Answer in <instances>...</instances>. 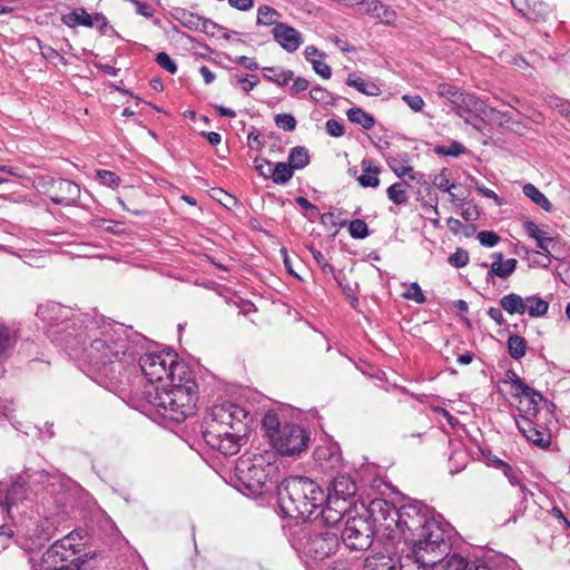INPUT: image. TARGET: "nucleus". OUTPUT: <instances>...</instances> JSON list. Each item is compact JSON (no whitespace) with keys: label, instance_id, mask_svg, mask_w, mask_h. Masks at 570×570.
Returning <instances> with one entry per match:
<instances>
[{"label":"nucleus","instance_id":"393cba45","mask_svg":"<svg viewBox=\"0 0 570 570\" xmlns=\"http://www.w3.org/2000/svg\"><path fill=\"white\" fill-rule=\"evenodd\" d=\"M346 85L355 88L358 92L370 96L377 97L382 94V90L379 85L371 80H365L357 76L356 73H350L346 78Z\"/></svg>","mask_w":570,"mask_h":570},{"label":"nucleus","instance_id":"f257e3e1","mask_svg":"<svg viewBox=\"0 0 570 570\" xmlns=\"http://www.w3.org/2000/svg\"><path fill=\"white\" fill-rule=\"evenodd\" d=\"M129 328L95 314L81 332L66 335L67 353L81 364L82 371L99 385L115 393L122 391L128 366L137 360L136 345L145 340Z\"/></svg>","mask_w":570,"mask_h":570},{"label":"nucleus","instance_id":"7ed1b4c3","mask_svg":"<svg viewBox=\"0 0 570 570\" xmlns=\"http://www.w3.org/2000/svg\"><path fill=\"white\" fill-rule=\"evenodd\" d=\"M139 367L150 383L168 384L146 387L144 397L164 419L183 422L193 415L198 401V385L190 367L179 361L177 353L161 351L139 357Z\"/></svg>","mask_w":570,"mask_h":570},{"label":"nucleus","instance_id":"37998d69","mask_svg":"<svg viewBox=\"0 0 570 570\" xmlns=\"http://www.w3.org/2000/svg\"><path fill=\"white\" fill-rule=\"evenodd\" d=\"M434 151L440 156L459 157L466 153V148L459 141H452L449 146H436Z\"/></svg>","mask_w":570,"mask_h":570},{"label":"nucleus","instance_id":"338daca9","mask_svg":"<svg viewBox=\"0 0 570 570\" xmlns=\"http://www.w3.org/2000/svg\"><path fill=\"white\" fill-rule=\"evenodd\" d=\"M247 142L250 149L261 150L263 148L264 142L262 141L261 135L255 127L250 128V131L247 136Z\"/></svg>","mask_w":570,"mask_h":570},{"label":"nucleus","instance_id":"c756f323","mask_svg":"<svg viewBox=\"0 0 570 570\" xmlns=\"http://www.w3.org/2000/svg\"><path fill=\"white\" fill-rule=\"evenodd\" d=\"M281 17H282V14L273 7L267 6V4H262L257 8L256 23L258 26H265V27L274 26L275 27L276 24L281 23L278 21L281 19Z\"/></svg>","mask_w":570,"mask_h":570},{"label":"nucleus","instance_id":"f03ea898","mask_svg":"<svg viewBox=\"0 0 570 570\" xmlns=\"http://www.w3.org/2000/svg\"><path fill=\"white\" fill-rule=\"evenodd\" d=\"M367 511L386 540H403L412 551H429L436 557L448 556L451 551L453 528L422 501L409 500L396 508L386 500L376 499L371 501Z\"/></svg>","mask_w":570,"mask_h":570},{"label":"nucleus","instance_id":"a18cd8bd","mask_svg":"<svg viewBox=\"0 0 570 570\" xmlns=\"http://www.w3.org/2000/svg\"><path fill=\"white\" fill-rule=\"evenodd\" d=\"M431 180H432V184L438 189L443 190L445 193H450V190H452L455 187L454 184H450L446 168H443L439 174L434 175Z\"/></svg>","mask_w":570,"mask_h":570},{"label":"nucleus","instance_id":"c03bdc74","mask_svg":"<svg viewBox=\"0 0 570 570\" xmlns=\"http://www.w3.org/2000/svg\"><path fill=\"white\" fill-rule=\"evenodd\" d=\"M90 225L95 228H101L110 234H120L124 229L121 223L106 219V218H94Z\"/></svg>","mask_w":570,"mask_h":570},{"label":"nucleus","instance_id":"a878e982","mask_svg":"<svg viewBox=\"0 0 570 570\" xmlns=\"http://www.w3.org/2000/svg\"><path fill=\"white\" fill-rule=\"evenodd\" d=\"M444 556L436 557V554H432L434 558V562L431 563L430 570H469L468 561L458 554H453L449 560H443Z\"/></svg>","mask_w":570,"mask_h":570},{"label":"nucleus","instance_id":"1a4fd4ad","mask_svg":"<svg viewBox=\"0 0 570 570\" xmlns=\"http://www.w3.org/2000/svg\"><path fill=\"white\" fill-rule=\"evenodd\" d=\"M30 563L33 570H80L86 560L71 540L63 538L52 543L41 558H30Z\"/></svg>","mask_w":570,"mask_h":570},{"label":"nucleus","instance_id":"4468645a","mask_svg":"<svg viewBox=\"0 0 570 570\" xmlns=\"http://www.w3.org/2000/svg\"><path fill=\"white\" fill-rule=\"evenodd\" d=\"M350 507L351 502L327 494L325 505L321 507V512L312 517V520L320 522L321 525L333 529V525L342 520Z\"/></svg>","mask_w":570,"mask_h":570},{"label":"nucleus","instance_id":"052dcab7","mask_svg":"<svg viewBox=\"0 0 570 570\" xmlns=\"http://www.w3.org/2000/svg\"><path fill=\"white\" fill-rule=\"evenodd\" d=\"M314 71L324 79H330L332 76L331 67L324 61V58L312 60Z\"/></svg>","mask_w":570,"mask_h":570},{"label":"nucleus","instance_id":"4be33fe9","mask_svg":"<svg viewBox=\"0 0 570 570\" xmlns=\"http://www.w3.org/2000/svg\"><path fill=\"white\" fill-rule=\"evenodd\" d=\"M452 110H454L461 118H464L466 122H472V114L481 110V102L479 99L470 94L461 91L459 97L450 102Z\"/></svg>","mask_w":570,"mask_h":570},{"label":"nucleus","instance_id":"e2e57ef3","mask_svg":"<svg viewBox=\"0 0 570 570\" xmlns=\"http://www.w3.org/2000/svg\"><path fill=\"white\" fill-rule=\"evenodd\" d=\"M402 100L415 112H419L424 107V100L419 95H403Z\"/></svg>","mask_w":570,"mask_h":570},{"label":"nucleus","instance_id":"412c9836","mask_svg":"<svg viewBox=\"0 0 570 570\" xmlns=\"http://www.w3.org/2000/svg\"><path fill=\"white\" fill-rule=\"evenodd\" d=\"M361 167L363 174L358 175V171L355 167L348 168L347 173L350 176L354 177L360 186L363 188L372 187L376 188L380 185L379 174L381 173L380 167L374 165L371 158H363L361 161Z\"/></svg>","mask_w":570,"mask_h":570},{"label":"nucleus","instance_id":"9b49d317","mask_svg":"<svg viewBox=\"0 0 570 570\" xmlns=\"http://www.w3.org/2000/svg\"><path fill=\"white\" fill-rule=\"evenodd\" d=\"M375 533L382 535L371 517L370 520L354 517L346 521L341 539L348 549L365 551L372 546Z\"/></svg>","mask_w":570,"mask_h":570},{"label":"nucleus","instance_id":"f704fd0d","mask_svg":"<svg viewBox=\"0 0 570 570\" xmlns=\"http://www.w3.org/2000/svg\"><path fill=\"white\" fill-rule=\"evenodd\" d=\"M264 77L279 86H285L289 80L293 79L294 72L292 70H284L274 67H267L263 69Z\"/></svg>","mask_w":570,"mask_h":570},{"label":"nucleus","instance_id":"e433bc0d","mask_svg":"<svg viewBox=\"0 0 570 570\" xmlns=\"http://www.w3.org/2000/svg\"><path fill=\"white\" fill-rule=\"evenodd\" d=\"M21 474L24 475L26 481L33 484H52V480L57 479L58 475L46 470L32 471L26 469Z\"/></svg>","mask_w":570,"mask_h":570},{"label":"nucleus","instance_id":"680f3d73","mask_svg":"<svg viewBox=\"0 0 570 570\" xmlns=\"http://www.w3.org/2000/svg\"><path fill=\"white\" fill-rule=\"evenodd\" d=\"M217 29H224L218 26L216 22L212 21L208 18L200 17V21L198 24V30L206 33L207 36L214 37Z\"/></svg>","mask_w":570,"mask_h":570},{"label":"nucleus","instance_id":"ea45409f","mask_svg":"<svg viewBox=\"0 0 570 570\" xmlns=\"http://www.w3.org/2000/svg\"><path fill=\"white\" fill-rule=\"evenodd\" d=\"M512 7L525 19L533 20L535 18V7L539 0H510Z\"/></svg>","mask_w":570,"mask_h":570},{"label":"nucleus","instance_id":"39448f33","mask_svg":"<svg viewBox=\"0 0 570 570\" xmlns=\"http://www.w3.org/2000/svg\"><path fill=\"white\" fill-rule=\"evenodd\" d=\"M283 531L292 548L301 557L313 561L330 558L340 547L337 532L315 520H287Z\"/></svg>","mask_w":570,"mask_h":570},{"label":"nucleus","instance_id":"72a5a7b5","mask_svg":"<svg viewBox=\"0 0 570 570\" xmlns=\"http://www.w3.org/2000/svg\"><path fill=\"white\" fill-rule=\"evenodd\" d=\"M500 306L509 314H524V299L515 294L510 293L500 298Z\"/></svg>","mask_w":570,"mask_h":570},{"label":"nucleus","instance_id":"bb28decb","mask_svg":"<svg viewBox=\"0 0 570 570\" xmlns=\"http://www.w3.org/2000/svg\"><path fill=\"white\" fill-rule=\"evenodd\" d=\"M170 16L183 27L193 31H198V24L200 21L199 14L188 11L184 8H174L170 11Z\"/></svg>","mask_w":570,"mask_h":570},{"label":"nucleus","instance_id":"ddd939ff","mask_svg":"<svg viewBox=\"0 0 570 570\" xmlns=\"http://www.w3.org/2000/svg\"><path fill=\"white\" fill-rule=\"evenodd\" d=\"M48 196L57 205H73L80 197V187L63 178L52 179L48 188Z\"/></svg>","mask_w":570,"mask_h":570},{"label":"nucleus","instance_id":"2eb2a0df","mask_svg":"<svg viewBox=\"0 0 570 570\" xmlns=\"http://www.w3.org/2000/svg\"><path fill=\"white\" fill-rule=\"evenodd\" d=\"M355 11L387 26L393 24L397 18L396 11L381 0H361Z\"/></svg>","mask_w":570,"mask_h":570},{"label":"nucleus","instance_id":"4d7b16f0","mask_svg":"<svg viewBox=\"0 0 570 570\" xmlns=\"http://www.w3.org/2000/svg\"><path fill=\"white\" fill-rule=\"evenodd\" d=\"M156 62L166 71L174 75L177 72V65L166 52H159L156 56Z\"/></svg>","mask_w":570,"mask_h":570},{"label":"nucleus","instance_id":"c85d7f7f","mask_svg":"<svg viewBox=\"0 0 570 570\" xmlns=\"http://www.w3.org/2000/svg\"><path fill=\"white\" fill-rule=\"evenodd\" d=\"M346 117L352 124L360 125L363 129L370 130L375 126L374 117L361 107H352L346 111Z\"/></svg>","mask_w":570,"mask_h":570},{"label":"nucleus","instance_id":"5fc2aeb1","mask_svg":"<svg viewBox=\"0 0 570 570\" xmlns=\"http://www.w3.org/2000/svg\"><path fill=\"white\" fill-rule=\"evenodd\" d=\"M478 239L485 247H494L500 242L499 235L492 230L479 232Z\"/></svg>","mask_w":570,"mask_h":570},{"label":"nucleus","instance_id":"0e129e2a","mask_svg":"<svg viewBox=\"0 0 570 570\" xmlns=\"http://www.w3.org/2000/svg\"><path fill=\"white\" fill-rule=\"evenodd\" d=\"M237 82L240 85L245 92H249L258 85L259 78L256 75H245L239 77Z\"/></svg>","mask_w":570,"mask_h":570},{"label":"nucleus","instance_id":"473e14b6","mask_svg":"<svg viewBox=\"0 0 570 570\" xmlns=\"http://www.w3.org/2000/svg\"><path fill=\"white\" fill-rule=\"evenodd\" d=\"M523 194L543 210L550 213L553 209L551 202L533 184H525L522 188Z\"/></svg>","mask_w":570,"mask_h":570},{"label":"nucleus","instance_id":"b1692460","mask_svg":"<svg viewBox=\"0 0 570 570\" xmlns=\"http://www.w3.org/2000/svg\"><path fill=\"white\" fill-rule=\"evenodd\" d=\"M386 163L392 171L400 178L409 177L411 180L421 181L422 174L414 173L413 167L410 165L407 155L389 157Z\"/></svg>","mask_w":570,"mask_h":570},{"label":"nucleus","instance_id":"6e6552de","mask_svg":"<svg viewBox=\"0 0 570 570\" xmlns=\"http://www.w3.org/2000/svg\"><path fill=\"white\" fill-rule=\"evenodd\" d=\"M37 316L47 323L48 336L67 351L63 337L81 332L94 315L51 302L38 306Z\"/></svg>","mask_w":570,"mask_h":570},{"label":"nucleus","instance_id":"bf43d9fd","mask_svg":"<svg viewBox=\"0 0 570 570\" xmlns=\"http://www.w3.org/2000/svg\"><path fill=\"white\" fill-rule=\"evenodd\" d=\"M403 296L407 299H412L419 304H423L426 302V297L423 294L420 285L417 283H412L410 285V289L403 294Z\"/></svg>","mask_w":570,"mask_h":570},{"label":"nucleus","instance_id":"a19ab883","mask_svg":"<svg viewBox=\"0 0 570 570\" xmlns=\"http://www.w3.org/2000/svg\"><path fill=\"white\" fill-rule=\"evenodd\" d=\"M386 194L387 198L395 205H404L409 200L407 194L400 183L392 184Z\"/></svg>","mask_w":570,"mask_h":570},{"label":"nucleus","instance_id":"864d4df0","mask_svg":"<svg viewBox=\"0 0 570 570\" xmlns=\"http://www.w3.org/2000/svg\"><path fill=\"white\" fill-rule=\"evenodd\" d=\"M507 376L517 392H525L527 394H533L532 387L525 384L523 380L514 371H508Z\"/></svg>","mask_w":570,"mask_h":570},{"label":"nucleus","instance_id":"c9c22d12","mask_svg":"<svg viewBox=\"0 0 570 570\" xmlns=\"http://www.w3.org/2000/svg\"><path fill=\"white\" fill-rule=\"evenodd\" d=\"M17 338L14 333L7 326H0V361L9 356L10 351L16 345Z\"/></svg>","mask_w":570,"mask_h":570},{"label":"nucleus","instance_id":"49530a36","mask_svg":"<svg viewBox=\"0 0 570 570\" xmlns=\"http://www.w3.org/2000/svg\"><path fill=\"white\" fill-rule=\"evenodd\" d=\"M274 120L275 125L285 131H294L297 125L292 114H277Z\"/></svg>","mask_w":570,"mask_h":570},{"label":"nucleus","instance_id":"cd10ccee","mask_svg":"<svg viewBox=\"0 0 570 570\" xmlns=\"http://www.w3.org/2000/svg\"><path fill=\"white\" fill-rule=\"evenodd\" d=\"M502 472L507 476L511 485L519 487V497L521 499L520 505H522L523 502L527 501L528 495L531 494V492L522 483V472L518 469L512 468L510 464L504 465V470Z\"/></svg>","mask_w":570,"mask_h":570},{"label":"nucleus","instance_id":"aec40b11","mask_svg":"<svg viewBox=\"0 0 570 570\" xmlns=\"http://www.w3.org/2000/svg\"><path fill=\"white\" fill-rule=\"evenodd\" d=\"M491 258L492 263L485 276L487 283H493L495 276L507 279L517 269L518 261L515 258L503 261V254L501 252L492 253Z\"/></svg>","mask_w":570,"mask_h":570},{"label":"nucleus","instance_id":"58836bf2","mask_svg":"<svg viewBox=\"0 0 570 570\" xmlns=\"http://www.w3.org/2000/svg\"><path fill=\"white\" fill-rule=\"evenodd\" d=\"M288 163L294 169H303L309 164L308 150L303 146L292 148L288 155Z\"/></svg>","mask_w":570,"mask_h":570},{"label":"nucleus","instance_id":"423d86ee","mask_svg":"<svg viewBox=\"0 0 570 570\" xmlns=\"http://www.w3.org/2000/svg\"><path fill=\"white\" fill-rule=\"evenodd\" d=\"M279 507L287 520H312L314 512L324 503L322 488L302 475L283 480L278 488Z\"/></svg>","mask_w":570,"mask_h":570},{"label":"nucleus","instance_id":"2f4dec72","mask_svg":"<svg viewBox=\"0 0 570 570\" xmlns=\"http://www.w3.org/2000/svg\"><path fill=\"white\" fill-rule=\"evenodd\" d=\"M294 170L289 163H277L272 166L271 178L276 185H284L292 179Z\"/></svg>","mask_w":570,"mask_h":570},{"label":"nucleus","instance_id":"9d476101","mask_svg":"<svg viewBox=\"0 0 570 570\" xmlns=\"http://www.w3.org/2000/svg\"><path fill=\"white\" fill-rule=\"evenodd\" d=\"M272 465L264 464L262 456L240 458L236 465V476L239 490L247 495H257L269 480Z\"/></svg>","mask_w":570,"mask_h":570},{"label":"nucleus","instance_id":"de8ad7c7","mask_svg":"<svg viewBox=\"0 0 570 570\" xmlns=\"http://www.w3.org/2000/svg\"><path fill=\"white\" fill-rule=\"evenodd\" d=\"M469 253L463 248H456V250L451 254L448 258V262L451 266L455 268H462L469 264Z\"/></svg>","mask_w":570,"mask_h":570},{"label":"nucleus","instance_id":"6e6d98bb","mask_svg":"<svg viewBox=\"0 0 570 570\" xmlns=\"http://www.w3.org/2000/svg\"><path fill=\"white\" fill-rule=\"evenodd\" d=\"M438 92L441 97L449 100V102L453 101V99L458 98L461 90L450 83H440L438 87Z\"/></svg>","mask_w":570,"mask_h":570},{"label":"nucleus","instance_id":"6ab92c4d","mask_svg":"<svg viewBox=\"0 0 570 570\" xmlns=\"http://www.w3.org/2000/svg\"><path fill=\"white\" fill-rule=\"evenodd\" d=\"M274 40L287 52L296 51L303 43L302 33L287 23H279L273 27Z\"/></svg>","mask_w":570,"mask_h":570},{"label":"nucleus","instance_id":"09e8293b","mask_svg":"<svg viewBox=\"0 0 570 570\" xmlns=\"http://www.w3.org/2000/svg\"><path fill=\"white\" fill-rule=\"evenodd\" d=\"M312 100L318 104L330 105L333 101L332 94L321 86H315L309 91Z\"/></svg>","mask_w":570,"mask_h":570},{"label":"nucleus","instance_id":"5701e85b","mask_svg":"<svg viewBox=\"0 0 570 570\" xmlns=\"http://www.w3.org/2000/svg\"><path fill=\"white\" fill-rule=\"evenodd\" d=\"M356 491L357 487L354 480L348 475L342 474L332 481L328 488V495L350 502Z\"/></svg>","mask_w":570,"mask_h":570},{"label":"nucleus","instance_id":"79ce46f5","mask_svg":"<svg viewBox=\"0 0 570 570\" xmlns=\"http://www.w3.org/2000/svg\"><path fill=\"white\" fill-rule=\"evenodd\" d=\"M346 225L348 226V233L352 238L364 239L370 234L367 224L363 219H353Z\"/></svg>","mask_w":570,"mask_h":570},{"label":"nucleus","instance_id":"774afa93","mask_svg":"<svg viewBox=\"0 0 570 570\" xmlns=\"http://www.w3.org/2000/svg\"><path fill=\"white\" fill-rule=\"evenodd\" d=\"M523 229L529 237L535 240L544 236V232L541 230L539 226L531 220H525L523 223Z\"/></svg>","mask_w":570,"mask_h":570},{"label":"nucleus","instance_id":"7c9ffc66","mask_svg":"<svg viewBox=\"0 0 570 570\" xmlns=\"http://www.w3.org/2000/svg\"><path fill=\"white\" fill-rule=\"evenodd\" d=\"M549 303L535 295L528 296L524 298V313L528 311L531 317H541L547 314Z\"/></svg>","mask_w":570,"mask_h":570},{"label":"nucleus","instance_id":"4c0bfd02","mask_svg":"<svg viewBox=\"0 0 570 570\" xmlns=\"http://www.w3.org/2000/svg\"><path fill=\"white\" fill-rule=\"evenodd\" d=\"M507 344L509 354L512 358L520 360L525 355L527 341L522 336L512 334L509 336Z\"/></svg>","mask_w":570,"mask_h":570},{"label":"nucleus","instance_id":"f8f14e48","mask_svg":"<svg viewBox=\"0 0 570 570\" xmlns=\"http://www.w3.org/2000/svg\"><path fill=\"white\" fill-rule=\"evenodd\" d=\"M519 432L533 445L547 450L551 445L553 430L558 429V420L552 413H547L544 421L533 422L524 415L514 419Z\"/></svg>","mask_w":570,"mask_h":570},{"label":"nucleus","instance_id":"dca6fc26","mask_svg":"<svg viewBox=\"0 0 570 570\" xmlns=\"http://www.w3.org/2000/svg\"><path fill=\"white\" fill-rule=\"evenodd\" d=\"M27 483L24 475L21 473L9 488L0 482V507H4L10 512L12 507L22 502L27 495Z\"/></svg>","mask_w":570,"mask_h":570},{"label":"nucleus","instance_id":"f3484780","mask_svg":"<svg viewBox=\"0 0 570 570\" xmlns=\"http://www.w3.org/2000/svg\"><path fill=\"white\" fill-rule=\"evenodd\" d=\"M61 20L69 28L83 26L88 28L95 27L102 30L107 27V20L102 13L90 14L83 8H77L71 12L63 14Z\"/></svg>","mask_w":570,"mask_h":570},{"label":"nucleus","instance_id":"69168bd1","mask_svg":"<svg viewBox=\"0 0 570 570\" xmlns=\"http://www.w3.org/2000/svg\"><path fill=\"white\" fill-rule=\"evenodd\" d=\"M254 164H255V169L258 171V174L261 176H263L264 178L271 177V170H272V166H273L272 161L263 159V158H256L254 160Z\"/></svg>","mask_w":570,"mask_h":570},{"label":"nucleus","instance_id":"8fccbe9b","mask_svg":"<svg viewBox=\"0 0 570 570\" xmlns=\"http://www.w3.org/2000/svg\"><path fill=\"white\" fill-rule=\"evenodd\" d=\"M532 392H533V394H531V393L527 394L525 392H515L513 394V396L519 397L520 395H523L524 397H527L529 400L530 405H531L529 407V410H528V413L537 416V414H538V404H539L540 401L543 400V395L541 394V392H539V391H537L534 389H532Z\"/></svg>","mask_w":570,"mask_h":570},{"label":"nucleus","instance_id":"13d9d810","mask_svg":"<svg viewBox=\"0 0 570 570\" xmlns=\"http://www.w3.org/2000/svg\"><path fill=\"white\" fill-rule=\"evenodd\" d=\"M325 130L332 137H342L345 134V126L336 119H328L325 122Z\"/></svg>","mask_w":570,"mask_h":570},{"label":"nucleus","instance_id":"603ef678","mask_svg":"<svg viewBox=\"0 0 570 570\" xmlns=\"http://www.w3.org/2000/svg\"><path fill=\"white\" fill-rule=\"evenodd\" d=\"M97 178L104 186L107 187H117L120 181L119 177L115 173L106 169L98 170Z\"/></svg>","mask_w":570,"mask_h":570},{"label":"nucleus","instance_id":"3c124183","mask_svg":"<svg viewBox=\"0 0 570 570\" xmlns=\"http://www.w3.org/2000/svg\"><path fill=\"white\" fill-rule=\"evenodd\" d=\"M309 253L312 254L314 261L320 266V268L326 274H333L334 267L327 262L323 253L316 249L314 246H307Z\"/></svg>","mask_w":570,"mask_h":570},{"label":"nucleus","instance_id":"a211bd4d","mask_svg":"<svg viewBox=\"0 0 570 570\" xmlns=\"http://www.w3.org/2000/svg\"><path fill=\"white\" fill-rule=\"evenodd\" d=\"M432 554L429 551H412V556L406 554L400 560L399 567L391 557L386 556V559L390 561L389 563L386 562V567L391 566L392 569L389 570H430L431 563L434 562ZM382 563L385 564L383 561Z\"/></svg>","mask_w":570,"mask_h":570},{"label":"nucleus","instance_id":"20e7f679","mask_svg":"<svg viewBox=\"0 0 570 570\" xmlns=\"http://www.w3.org/2000/svg\"><path fill=\"white\" fill-rule=\"evenodd\" d=\"M252 423L249 411L238 404L224 402L210 409L203 438L207 445L223 455H234L239 452Z\"/></svg>","mask_w":570,"mask_h":570},{"label":"nucleus","instance_id":"0eeeda50","mask_svg":"<svg viewBox=\"0 0 570 570\" xmlns=\"http://www.w3.org/2000/svg\"><path fill=\"white\" fill-rule=\"evenodd\" d=\"M262 426L271 445L281 455H299L308 448L311 441L309 432L299 424H282L278 414L274 410H269L264 414Z\"/></svg>","mask_w":570,"mask_h":570}]
</instances>
